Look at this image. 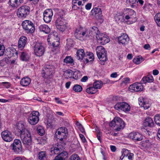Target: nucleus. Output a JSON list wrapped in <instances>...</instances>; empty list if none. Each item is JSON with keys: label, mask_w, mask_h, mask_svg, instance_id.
Segmentation results:
<instances>
[{"label": "nucleus", "mask_w": 160, "mask_h": 160, "mask_svg": "<svg viewBox=\"0 0 160 160\" xmlns=\"http://www.w3.org/2000/svg\"><path fill=\"white\" fill-rule=\"evenodd\" d=\"M26 128V123L21 121L17 123L15 131L19 133L22 143L26 149L30 150L32 146V137Z\"/></svg>", "instance_id": "1"}, {"label": "nucleus", "mask_w": 160, "mask_h": 160, "mask_svg": "<svg viewBox=\"0 0 160 160\" xmlns=\"http://www.w3.org/2000/svg\"><path fill=\"white\" fill-rule=\"evenodd\" d=\"M125 122L119 117H115L109 123L110 127H116L114 130L118 131H120L121 129H123L125 127Z\"/></svg>", "instance_id": "2"}, {"label": "nucleus", "mask_w": 160, "mask_h": 160, "mask_svg": "<svg viewBox=\"0 0 160 160\" xmlns=\"http://www.w3.org/2000/svg\"><path fill=\"white\" fill-rule=\"evenodd\" d=\"M23 28L27 33H32L35 29L34 24L31 21L27 20L23 21L22 23Z\"/></svg>", "instance_id": "3"}, {"label": "nucleus", "mask_w": 160, "mask_h": 160, "mask_svg": "<svg viewBox=\"0 0 160 160\" xmlns=\"http://www.w3.org/2000/svg\"><path fill=\"white\" fill-rule=\"evenodd\" d=\"M30 12V8L27 5L22 6L18 9L17 15L19 18L23 19L29 14Z\"/></svg>", "instance_id": "4"}, {"label": "nucleus", "mask_w": 160, "mask_h": 160, "mask_svg": "<svg viewBox=\"0 0 160 160\" xmlns=\"http://www.w3.org/2000/svg\"><path fill=\"white\" fill-rule=\"evenodd\" d=\"M96 52L99 60L104 63V62L107 60V51L105 48L102 46H98L96 48ZM102 64H104V63Z\"/></svg>", "instance_id": "5"}, {"label": "nucleus", "mask_w": 160, "mask_h": 160, "mask_svg": "<svg viewBox=\"0 0 160 160\" xmlns=\"http://www.w3.org/2000/svg\"><path fill=\"white\" fill-rule=\"evenodd\" d=\"M39 114L38 111H33L28 117V122L32 125L37 124L39 121Z\"/></svg>", "instance_id": "6"}, {"label": "nucleus", "mask_w": 160, "mask_h": 160, "mask_svg": "<svg viewBox=\"0 0 160 160\" xmlns=\"http://www.w3.org/2000/svg\"><path fill=\"white\" fill-rule=\"evenodd\" d=\"M45 48L42 43L36 42L34 46V51L35 55L38 56H41L43 55Z\"/></svg>", "instance_id": "7"}, {"label": "nucleus", "mask_w": 160, "mask_h": 160, "mask_svg": "<svg viewBox=\"0 0 160 160\" xmlns=\"http://www.w3.org/2000/svg\"><path fill=\"white\" fill-rule=\"evenodd\" d=\"M10 147L16 154L21 152L22 146L20 140L18 139L14 140L13 143L11 145Z\"/></svg>", "instance_id": "8"}, {"label": "nucleus", "mask_w": 160, "mask_h": 160, "mask_svg": "<svg viewBox=\"0 0 160 160\" xmlns=\"http://www.w3.org/2000/svg\"><path fill=\"white\" fill-rule=\"evenodd\" d=\"M87 31L86 30H84L82 28L76 29L74 33V35L78 39L82 40L87 37L88 35Z\"/></svg>", "instance_id": "9"}, {"label": "nucleus", "mask_w": 160, "mask_h": 160, "mask_svg": "<svg viewBox=\"0 0 160 160\" xmlns=\"http://www.w3.org/2000/svg\"><path fill=\"white\" fill-rule=\"evenodd\" d=\"M92 14L97 20H102V11L100 8H93L91 11Z\"/></svg>", "instance_id": "10"}, {"label": "nucleus", "mask_w": 160, "mask_h": 160, "mask_svg": "<svg viewBox=\"0 0 160 160\" xmlns=\"http://www.w3.org/2000/svg\"><path fill=\"white\" fill-rule=\"evenodd\" d=\"M97 35L96 36V38L100 44L104 45L109 42V39L106 35L101 33Z\"/></svg>", "instance_id": "11"}, {"label": "nucleus", "mask_w": 160, "mask_h": 160, "mask_svg": "<svg viewBox=\"0 0 160 160\" xmlns=\"http://www.w3.org/2000/svg\"><path fill=\"white\" fill-rule=\"evenodd\" d=\"M1 135L3 139L6 142H10L13 140L11 132L8 130L3 131L1 133Z\"/></svg>", "instance_id": "12"}, {"label": "nucleus", "mask_w": 160, "mask_h": 160, "mask_svg": "<svg viewBox=\"0 0 160 160\" xmlns=\"http://www.w3.org/2000/svg\"><path fill=\"white\" fill-rule=\"evenodd\" d=\"M128 137L135 142L141 141L143 139L142 134L138 132H131L128 135Z\"/></svg>", "instance_id": "13"}, {"label": "nucleus", "mask_w": 160, "mask_h": 160, "mask_svg": "<svg viewBox=\"0 0 160 160\" xmlns=\"http://www.w3.org/2000/svg\"><path fill=\"white\" fill-rule=\"evenodd\" d=\"M142 84L138 82L134 83L129 86V89L131 92L141 91L143 89Z\"/></svg>", "instance_id": "14"}, {"label": "nucleus", "mask_w": 160, "mask_h": 160, "mask_svg": "<svg viewBox=\"0 0 160 160\" xmlns=\"http://www.w3.org/2000/svg\"><path fill=\"white\" fill-rule=\"evenodd\" d=\"M129 38L128 36L126 33H122L121 36L118 37V43H121L123 45L127 44L129 41Z\"/></svg>", "instance_id": "15"}, {"label": "nucleus", "mask_w": 160, "mask_h": 160, "mask_svg": "<svg viewBox=\"0 0 160 160\" xmlns=\"http://www.w3.org/2000/svg\"><path fill=\"white\" fill-rule=\"evenodd\" d=\"M152 144L148 140H146L145 141L142 142L141 148L144 150L148 151L151 148Z\"/></svg>", "instance_id": "16"}, {"label": "nucleus", "mask_w": 160, "mask_h": 160, "mask_svg": "<svg viewBox=\"0 0 160 160\" xmlns=\"http://www.w3.org/2000/svg\"><path fill=\"white\" fill-rule=\"evenodd\" d=\"M143 125L146 127L153 128L155 126V124L153 119L149 117L146 118L144 122Z\"/></svg>", "instance_id": "17"}, {"label": "nucleus", "mask_w": 160, "mask_h": 160, "mask_svg": "<svg viewBox=\"0 0 160 160\" xmlns=\"http://www.w3.org/2000/svg\"><path fill=\"white\" fill-rule=\"evenodd\" d=\"M27 38L26 37H21L18 42V48L20 50H22L25 47L27 42Z\"/></svg>", "instance_id": "18"}, {"label": "nucleus", "mask_w": 160, "mask_h": 160, "mask_svg": "<svg viewBox=\"0 0 160 160\" xmlns=\"http://www.w3.org/2000/svg\"><path fill=\"white\" fill-rule=\"evenodd\" d=\"M126 10L127 12L126 14L132 18V23L135 22L137 20V19L136 13L133 10L129 8L127 9Z\"/></svg>", "instance_id": "19"}, {"label": "nucleus", "mask_w": 160, "mask_h": 160, "mask_svg": "<svg viewBox=\"0 0 160 160\" xmlns=\"http://www.w3.org/2000/svg\"><path fill=\"white\" fill-rule=\"evenodd\" d=\"M153 81V76L151 75H148L142 78L141 81V83L142 84H146L147 82H152Z\"/></svg>", "instance_id": "20"}, {"label": "nucleus", "mask_w": 160, "mask_h": 160, "mask_svg": "<svg viewBox=\"0 0 160 160\" xmlns=\"http://www.w3.org/2000/svg\"><path fill=\"white\" fill-rule=\"evenodd\" d=\"M50 66L46 65L44 67V69L43 70V72L42 74V77L44 78H48L50 76Z\"/></svg>", "instance_id": "21"}, {"label": "nucleus", "mask_w": 160, "mask_h": 160, "mask_svg": "<svg viewBox=\"0 0 160 160\" xmlns=\"http://www.w3.org/2000/svg\"><path fill=\"white\" fill-rule=\"evenodd\" d=\"M85 55L84 51L83 49H80L78 50L76 54V58L78 60L81 61Z\"/></svg>", "instance_id": "22"}, {"label": "nucleus", "mask_w": 160, "mask_h": 160, "mask_svg": "<svg viewBox=\"0 0 160 160\" xmlns=\"http://www.w3.org/2000/svg\"><path fill=\"white\" fill-rule=\"evenodd\" d=\"M31 82L30 78L25 77L22 79L20 81V84L23 86H27Z\"/></svg>", "instance_id": "23"}, {"label": "nucleus", "mask_w": 160, "mask_h": 160, "mask_svg": "<svg viewBox=\"0 0 160 160\" xmlns=\"http://www.w3.org/2000/svg\"><path fill=\"white\" fill-rule=\"evenodd\" d=\"M23 2V0H9L10 5L12 7H17Z\"/></svg>", "instance_id": "24"}, {"label": "nucleus", "mask_w": 160, "mask_h": 160, "mask_svg": "<svg viewBox=\"0 0 160 160\" xmlns=\"http://www.w3.org/2000/svg\"><path fill=\"white\" fill-rule=\"evenodd\" d=\"M39 29L41 31L45 32L46 34H48L50 32V28L46 25H42L39 27Z\"/></svg>", "instance_id": "25"}, {"label": "nucleus", "mask_w": 160, "mask_h": 160, "mask_svg": "<svg viewBox=\"0 0 160 160\" xmlns=\"http://www.w3.org/2000/svg\"><path fill=\"white\" fill-rule=\"evenodd\" d=\"M90 33H91V34L93 36L95 35L96 37L98 36V35L101 33L99 31L98 28L95 26L92 27L90 29Z\"/></svg>", "instance_id": "26"}, {"label": "nucleus", "mask_w": 160, "mask_h": 160, "mask_svg": "<svg viewBox=\"0 0 160 160\" xmlns=\"http://www.w3.org/2000/svg\"><path fill=\"white\" fill-rule=\"evenodd\" d=\"M66 24V21L64 19L61 18H58L56 21V26L59 25H64Z\"/></svg>", "instance_id": "27"}, {"label": "nucleus", "mask_w": 160, "mask_h": 160, "mask_svg": "<svg viewBox=\"0 0 160 160\" xmlns=\"http://www.w3.org/2000/svg\"><path fill=\"white\" fill-rule=\"evenodd\" d=\"M59 147L60 146L58 145L57 147H52L51 148V153L52 154H57L59 153L61 149Z\"/></svg>", "instance_id": "28"}, {"label": "nucleus", "mask_w": 160, "mask_h": 160, "mask_svg": "<svg viewBox=\"0 0 160 160\" xmlns=\"http://www.w3.org/2000/svg\"><path fill=\"white\" fill-rule=\"evenodd\" d=\"M126 2L129 4L132 8H136L138 2L136 0H127Z\"/></svg>", "instance_id": "29"}, {"label": "nucleus", "mask_w": 160, "mask_h": 160, "mask_svg": "<svg viewBox=\"0 0 160 160\" xmlns=\"http://www.w3.org/2000/svg\"><path fill=\"white\" fill-rule=\"evenodd\" d=\"M56 41L54 42L52 44V48L51 51L52 52H54L57 49L59 45V40H56Z\"/></svg>", "instance_id": "30"}, {"label": "nucleus", "mask_w": 160, "mask_h": 160, "mask_svg": "<svg viewBox=\"0 0 160 160\" xmlns=\"http://www.w3.org/2000/svg\"><path fill=\"white\" fill-rule=\"evenodd\" d=\"M68 154L66 152H62L59 154L58 155L57 157H58V158L60 160H63L67 158Z\"/></svg>", "instance_id": "31"}, {"label": "nucleus", "mask_w": 160, "mask_h": 160, "mask_svg": "<svg viewBox=\"0 0 160 160\" xmlns=\"http://www.w3.org/2000/svg\"><path fill=\"white\" fill-rule=\"evenodd\" d=\"M39 160H47V158L45 152L42 151L39 152L38 155Z\"/></svg>", "instance_id": "32"}, {"label": "nucleus", "mask_w": 160, "mask_h": 160, "mask_svg": "<svg viewBox=\"0 0 160 160\" xmlns=\"http://www.w3.org/2000/svg\"><path fill=\"white\" fill-rule=\"evenodd\" d=\"M123 104L122 105V106H123L122 111L125 112L130 111L131 108L130 106L125 102H123Z\"/></svg>", "instance_id": "33"}, {"label": "nucleus", "mask_w": 160, "mask_h": 160, "mask_svg": "<svg viewBox=\"0 0 160 160\" xmlns=\"http://www.w3.org/2000/svg\"><path fill=\"white\" fill-rule=\"evenodd\" d=\"M102 86V83L101 81H97L93 83V86L95 89L100 88Z\"/></svg>", "instance_id": "34"}, {"label": "nucleus", "mask_w": 160, "mask_h": 160, "mask_svg": "<svg viewBox=\"0 0 160 160\" xmlns=\"http://www.w3.org/2000/svg\"><path fill=\"white\" fill-rule=\"evenodd\" d=\"M37 132L38 134L41 136L43 135L45 133V131L43 127L41 126H37Z\"/></svg>", "instance_id": "35"}, {"label": "nucleus", "mask_w": 160, "mask_h": 160, "mask_svg": "<svg viewBox=\"0 0 160 160\" xmlns=\"http://www.w3.org/2000/svg\"><path fill=\"white\" fill-rule=\"evenodd\" d=\"M86 92L89 94H93L97 92L96 89L93 87H90L86 89Z\"/></svg>", "instance_id": "36"}, {"label": "nucleus", "mask_w": 160, "mask_h": 160, "mask_svg": "<svg viewBox=\"0 0 160 160\" xmlns=\"http://www.w3.org/2000/svg\"><path fill=\"white\" fill-rule=\"evenodd\" d=\"M21 59L23 61H27L28 58V54L25 52H22L20 56Z\"/></svg>", "instance_id": "37"}, {"label": "nucleus", "mask_w": 160, "mask_h": 160, "mask_svg": "<svg viewBox=\"0 0 160 160\" xmlns=\"http://www.w3.org/2000/svg\"><path fill=\"white\" fill-rule=\"evenodd\" d=\"M59 130L62 133V135L63 136V138H66V134L67 133V129L65 127H61L59 128Z\"/></svg>", "instance_id": "38"}, {"label": "nucleus", "mask_w": 160, "mask_h": 160, "mask_svg": "<svg viewBox=\"0 0 160 160\" xmlns=\"http://www.w3.org/2000/svg\"><path fill=\"white\" fill-rule=\"evenodd\" d=\"M123 102H122L117 103L114 107V108L117 110L120 111V110H122L123 106H122V104H123Z\"/></svg>", "instance_id": "39"}, {"label": "nucleus", "mask_w": 160, "mask_h": 160, "mask_svg": "<svg viewBox=\"0 0 160 160\" xmlns=\"http://www.w3.org/2000/svg\"><path fill=\"white\" fill-rule=\"evenodd\" d=\"M82 88L80 85L78 84L75 85L73 88V89L76 92H80L82 90Z\"/></svg>", "instance_id": "40"}, {"label": "nucleus", "mask_w": 160, "mask_h": 160, "mask_svg": "<svg viewBox=\"0 0 160 160\" xmlns=\"http://www.w3.org/2000/svg\"><path fill=\"white\" fill-rule=\"evenodd\" d=\"M154 20L158 26L160 27V13H158L154 17Z\"/></svg>", "instance_id": "41"}, {"label": "nucleus", "mask_w": 160, "mask_h": 160, "mask_svg": "<svg viewBox=\"0 0 160 160\" xmlns=\"http://www.w3.org/2000/svg\"><path fill=\"white\" fill-rule=\"evenodd\" d=\"M64 62L67 63H72L74 61L71 56L67 57L63 60Z\"/></svg>", "instance_id": "42"}, {"label": "nucleus", "mask_w": 160, "mask_h": 160, "mask_svg": "<svg viewBox=\"0 0 160 160\" xmlns=\"http://www.w3.org/2000/svg\"><path fill=\"white\" fill-rule=\"evenodd\" d=\"M154 119L155 123L157 125L160 126V115L158 114L156 115Z\"/></svg>", "instance_id": "43"}, {"label": "nucleus", "mask_w": 160, "mask_h": 160, "mask_svg": "<svg viewBox=\"0 0 160 160\" xmlns=\"http://www.w3.org/2000/svg\"><path fill=\"white\" fill-rule=\"evenodd\" d=\"M57 28L60 31L64 32L67 28L66 24L64 25H59L56 26Z\"/></svg>", "instance_id": "44"}, {"label": "nucleus", "mask_w": 160, "mask_h": 160, "mask_svg": "<svg viewBox=\"0 0 160 160\" xmlns=\"http://www.w3.org/2000/svg\"><path fill=\"white\" fill-rule=\"evenodd\" d=\"M4 51V46L2 44V43L0 42V56H2L3 55Z\"/></svg>", "instance_id": "45"}, {"label": "nucleus", "mask_w": 160, "mask_h": 160, "mask_svg": "<svg viewBox=\"0 0 160 160\" xmlns=\"http://www.w3.org/2000/svg\"><path fill=\"white\" fill-rule=\"evenodd\" d=\"M142 58H134L133 60V62L135 64H139L142 62Z\"/></svg>", "instance_id": "46"}, {"label": "nucleus", "mask_w": 160, "mask_h": 160, "mask_svg": "<svg viewBox=\"0 0 160 160\" xmlns=\"http://www.w3.org/2000/svg\"><path fill=\"white\" fill-rule=\"evenodd\" d=\"M70 159V160H80V158L78 155L74 154L71 156Z\"/></svg>", "instance_id": "47"}, {"label": "nucleus", "mask_w": 160, "mask_h": 160, "mask_svg": "<svg viewBox=\"0 0 160 160\" xmlns=\"http://www.w3.org/2000/svg\"><path fill=\"white\" fill-rule=\"evenodd\" d=\"M51 38H55L56 40H59V38L58 37V34L56 32H54L51 33Z\"/></svg>", "instance_id": "48"}, {"label": "nucleus", "mask_w": 160, "mask_h": 160, "mask_svg": "<svg viewBox=\"0 0 160 160\" xmlns=\"http://www.w3.org/2000/svg\"><path fill=\"white\" fill-rule=\"evenodd\" d=\"M130 153V151L128 150V149L126 148H123V152L122 153V156L124 158V157L126 156L127 157L128 155V153Z\"/></svg>", "instance_id": "49"}, {"label": "nucleus", "mask_w": 160, "mask_h": 160, "mask_svg": "<svg viewBox=\"0 0 160 160\" xmlns=\"http://www.w3.org/2000/svg\"><path fill=\"white\" fill-rule=\"evenodd\" d=\"M9 52H10V54L9 55L10 57L12 56H14L15 55H17L18 54L17 52L15 49H13L12 50H9Z\"/></svg>", "instance_id": "50"}, {"label": "nucleus", "mask_w": 160, "mask_h": 160, "mask_svg": "<svg viewBox=\"0 0 160 160\" xmlns=\"http://www.w3.org/2000/svg\"><path fill=\"white\" fill-rule=\"evenodd\" d=\"M66 73L68 74L67 76L70 78L72 75L73 76V78H74V75L75 74V72L67 70L66 71Z\"/></svg>", "instance_id": "51"}, {"label": "nucleus", "mask_w": 160, "mask_h": 160, "mask_svg": "<svg viewBox=\"0 0 160 160\" xmlns=\"http://www.w3.org/2000/svg\"><path fill=\"white\" fill-rule=\"evenodd\" d=\"M145 102V100L142 97H141L138 98V103L139 105L141 107H142Z\"/></svg>", "instance_id": "52"}, {"label": "nucleus", "mask_w": 160, "mask_h": 160, "mask_svg": "<svg viewBox=\"0 0 160 160\" xmlns=\"http://www.w3.org/2000/svg\"><path fill=\"white\" fill-rule=\"evenodd\" d=\"M87 56H88V58L90 59H91L90 61H92L94 59V55L93 54L92 52H87Z\"/></svg>", "instance_id": "53"}, {"label": "nucleus", "mask_w": 160, "mask_h": 160, "mask_svg": "<svg viewBox=\"0 0 160 160\" xmlns=\"http://www.w3.org/2000/svg\"><path fill=\"white\" fill-rule=\"evenodd\" d=\"M43 20L46 23H49L50 22V16H43Z\"/></svg>", "instance_id": "54"}, {"label": "nucleus", "mask_w": 160, "mask_h": 160, "mask_svg": "<svg viewBox=\"0 0 160 160\" xmlns=\"http://www.w3.org/2000/svg\"><path fill=\"white\" fill-rule=\"evenodd\" d=\"M59 17L58 18H64L63 16L65 15V12L63 10H61L58 13Z\"/></svg>", "instance_id": "55"}, {"label": "nucleus", "mask_w": 160, "mask_h": 160, "mask_svg": "<svg viewBox=\"0 0 160 160\" xmlns=\"http://www.w3.org/2000/svg\"><path fill=\"white\" fill-rule=\"evenodd\" d=\"M150 106V104L148 103H146L145 102L143 104L142 107H143L144 109H147Z\"/></svg>", "instance_id": "56"}, {"label": "nucleus", "mask_w": 160, "mask_h": 160, "mask_svg": "<svg viewBox=\"0 0 160 160\" xmlns=\"http://www.w3.org/2000/svg\"><path fill=\"white\" fill-rule=\"evenodd\" d=\"M50 11V9H48L46 10L43 12V16H50V14L48 13V12H49Z\"/></svg>", "instance_id": "57"}, {"label": "nucleus", "mask_w": 160, "mask_h": 160, "mask_svg": "<svg viewBox=\"0 0 160 160\" xmlns=\"http://www.w3.org/2000/svg\"><path fill=\"white\" fill-rule=\"evenodd\" d=\"M78 128L82 133H85L84 129L81 124H79V127H78Z\"/></svg>", "instance_id": "58"}, {"label": "nucleus", "mask_w": 160, "mask_h": 160, "mask_svg": "<svg viewBox=\"0 0 160 160\" xmlns=\"http://www.w3.org/2000/svg\"><path fill=\"white\" fill-rule=\"evenodd\" d=\"M2 84L4 85L7 88H9L11 85L10 83L8 82H2Z\"/></svg>", "instance_id": "59"}, {"label": "nucleus", "mask_w": 160, "mask_h": 160, "mask_svg": "<svg viewBox=\"0 0 160 160\" xmlns=\"http://www.w3.org/2000/svg\"><path fill=\"white\" fill-rule=\"evenodd\" d=\"M79 136L83 142L84 143L86 142V139L83 134H79Z\"/></svg>", "instance_id": "60"}, {"label": "nucleus", "mask_w": 160, "mask_h": 160, "mask_svg": "<svg viewBox=\"0 0 160 160\" xmlns=\"http://www.w3.org/2000/svg\"><path fill=\"white\" fill-rule=\"evenodd\" d=\"M130 81V79L129 78H126L123 79V80L122 81V82L127 84Z\"/></svg>", "instance_id": "61"}, {"label": "nucleus", "mask_w": 160, "mask_h": 160, "mask_svg": "<svg viewBox=\"0 0 160 160\" xmlns=\"http://www.w3.org/2000/svg\"><path fill=\"white\" fill-rule=\"evenodd\" d=\"M92 7V3H88L85 6V8L87 10H90Z\"/></svg>", "instance_id": "62"}, {"label": "nucleus", "mask_w": 160, "mask_h": 160, "mask_svg": "<svg viewBox=\"0 0 160 160\" xmlns=\"http://www.w3.org/2000/svg\"><path fill=\"white\" fill-rule=\"evenodd\" d=\"M133 154L132 153H131L130 152V153H128V158L130 160H132V157L133 156Z\"/></svg>", "instance_id": "63"}, {"label": "nucleus", "mask_w": 160, "mask_h": 160, "mask_svg": "<svg viewBox=\"0 0 160 160\" xmlns=\"http://www.w3.org/2000/svg\"><path fill=\"white\" fill-rule=\"evenodd\" d=\"M143 48L145 49H147V50H150V46L149 45V44H146L143 47Z\"/></svg>", "instance_id": "64"}]
</instances>
